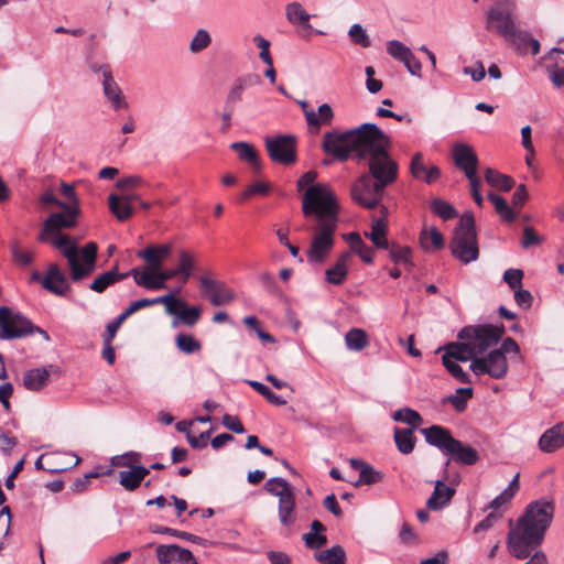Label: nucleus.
Returning a JSON list of instances; mask_svg holds the SVG:
<instances>
[{
	"label": "nucleus",
	"mask_w": 564,
	"mask_h": 564,
	"mask_svg": "<svg viewBox=\"0 0 564 564\" xmlns=\"http://www.w3.org/2000/svg\"><path fill=\"white\" fill-rule=\"evenodd\" d=\"M314 171L304 173L297 180V189H307L302 197L303 215L314 221V236L307 252L312 263H322L334 247V235L339 223L340 205L334 191L326 184L314 183Z\"/></svg>",
	"instance_id": "f257e3e1"
},
{
	"label": "nucleus",
	"mask_w": 564,
	"mask_h": 564,
	"mask_svg": "<svg viewBox=\"0 0 564 564\" xmlns=\"http://www.w3.org/2000/svg\"><path fill=\"white\" fill-rule=\"evenodd\" d=\"M390 147V138L377 126L358 152L357 161H365L368 165V172L361 174L350 188L351 198L359 206L367 209L378 207L386 188L397 181L399 165L389 153Z\"/></svg>",
	"instance_id": "f03ea898"
},
{
	"label": "nucleus",
	"mask_w": 564,
	"mask_h": 564,
	"mask_svg": "<svg viewBox=\"0 0 564 564\" xmlns=\"http://www.w3.org/2000/svg\"><path fill=\"white\" fill-rule=\"evenodd\" d=\"M555 512L552 500L539 499L530 502L507 535V549L518 558H529L524 564H549L546 554L540 549Z\"/></svg>",
	"instance_id": "7ed1b4c3"
},
{
	"label": "nucleus",
	"mask_w": 564,
	"mask_h": 564,
	"mask_svg": "<svg viewBox=\"0 0 564 564\" xmlns=\"http://www.w3.org/2000/svg\"><path fill=\"white\" fill-rule=\"evenodd\" d=\"M376 127L375 123L366 122L344 132L327 131L323 135L322 150L340 162L350 158L357 161L358 152L364 149Z\"/></svg>",
	"instance_id": "20e7f679"
},
{
	"label": "nucleus",
	"mask_w": 564,
	"mask_h": 564,
	"mask_svg": "<svg viewBox=\"0 0 564 564\" xmlns=\"http://www.w3.org/2000/svg\"><path fill=\"white\" fill-rule=\"evenodd\" d=\"M426 443L438 448L444 455L462 465H475L479 460L478 452L453 437L449 430L441 425H432L421 430Z\"/></svg>",
	"instance_id": "39448f33"
},
{
	"label": "nucleus",
	"mask_w": 564,
	"mask_h": 564,
	"mask_svg": "<svg viewBox=\"0 0 564 564\" xmlns=\"http://www.w3.org/2000/svg\"><path fill=\"white\" fill-rule=\"evenodd\" d=\"M449 248L453 257L462 263L468 264L479 258L477 231L473 213L466 212L462 215L454 230Z\"/></svg>",
	"instance_id": "423d86ee"
},
{
	"label": "nucleus",
	"mask_w": 564,
	"mask_h": 564,
	"mask_svg": "<svg viewBox=\"0 0 564 564\" xmlns=\"http://www.w3.org/2000/svg\"><path fill=\"white\" fill-rule=\"evenodd\" d=\"M33 333L40 334L45 341H50V335L46 330L33 325L32 322L21 313H15L8 306H0L1 339L22 338Z\"/></svg>",
	"instance_id": "0eeeda50"
},
{
	"label": "nucleus",
	"mask_w": 564,
	"mask_h": 564,
	"mask_svg": "<svg viewBox=\"0 0 564 564\" xmlns=\"http://www.w3.org/2000/svg\"><path fill=\"white\" fill-rule=\"evenodd\" d=\"M264 488L270 495L279 498L278 512L281 524L293 525L296 521L294 488L282 477L270 478Z\"/></svg>",
	"instance_id": "6e6552de"
},
{
	"label": "nucleus",
	"mask_w": 564,
	"mask_h": 564,
	"mask_svg": "<svg viewBox=\"0 0 564 564\" xmlns=\"http://www.w3.org/2000/svg\"><path fill=\"white\" fill-rule=\"evenodd\" d=\"M503 333L505 327L502 324L500 326L490 324L466 326L459 332L458 338L466 339L470 344L475 357H478V355H482L491 346L497 345Z\"/></svg>",
	"instance_id": "1a4fd4ad"
},
{
	"label": "nucleus",
	"mask_w": 564,
	"mask_h": 564,
	"mask_svg": "<svg viewBox=\"0 0 564 564\" xmlns=\"http://www.w3.org/2000/svg\"><path fill=\"white\" fill-rule=\"evenodd\" d=\"M517 3L514 0H499L486 13V29L505 39L512 34L516 24Z\"/></svg>",
	"instance_id": "9d476101"
},
{
	"label": "nucleus",
	"mask_w": 564,
	"mask_h": 564,
	"mask_svg": "<svg viewBox=\"0 0 564 564\" xmlns=\"http://www.w3.org/2000/svg\"><path fill=\"white\" fill-rule=\"evenodd\" d=\"M97 245L88 242L85 247H72L65 250L64 257L67 259L70 269V279L78 282L90 275L96 265Z\"/></svg>",
	"instance_id": "9b49d317"
},
{
	"label": "nucleus",
	"mask_w": 564,
	"mask_h": 564,
	"mask_svg": "<svg viewBox=\"0 0 564 564\" xmlns=\"http://www.w3.org/2000/svg\"><path fill=\"white\" fill-rule=\"evenodd\" d=\"M296 137L294 134H279L265 137L264 144L273 162L291 165L296 161Z\"/></svg>",
	"instance_id": "f8f14e48"
},
{
	"label": "nucleus",
	"mask_w": 564,
	"mask_h": 564,
	"mask_svg": "<svg viewBox=\"0 0 564 564\" xmlns=\"http://www.w3.org/2000/svg\"><path fill=\"white\" fill-rule=\"evenodd\" d=\"M476 376L488 375L494 379H502L508 373V360L501 350H491L484 357H476L469 366Z\"/></svg>",
	"instance_id": "ddd939ff"
},
{
	"label": "nucleus",
	"mask_w": 564,
	"mask_h": 564,
	"mask_svg": "<svg viewBox=\"0 0 564 564\" xmlns=\"http://www.w3.org/2000/svg\"><path fill=\"white\" fill-rule=\"evenodd\" d=\"M198 281L199 288L213 306L226 305L236 299L235 292L223 281L213 279L207 274L199 276Z\"/></svg>",
	"instance_id": "4468645a"
},
{
	"label": "nucleus",
	"mask_w": 564,
	"mask_h": 564,
	"mask_svg": "<svg viewBox=\"0 0 564 564\" xmlns=\"http://www.w3.org/2000/svg\"><path fill=\"white\" fill-rule=\"evenodd\" d=\"M61 208L63 212L51 214L44 221L43 229L39 236L41 241H46L47 235L55 234L63 228H72L76 225L80 209L67 208L66 205Z\"/></svg>",
	"instance_id": "2eb2a0df"
},
{
	"label": "nucleus",
	"mask_w": 564,
	"mask_h": 564,
	"mask_svg": "<svg viewBox=\"0 0 564 564\" xmlns=\"http://www.w3.org/2000/svg\"><path fill=\"white\" fill-rule=\"evenodd\" d=\"M453 160L455 166L462 170L466 177L478 169V156L473 147L467 143L457 142L453 147Z\"/></svg>",
	"instance_id": "dca6fc26"
},
{
	"label": "nucleus",
	"mask_w": 564,
	"mask_h": 564,
	"mask_svg": "<svg viewBox=\"0 0 564 564\" xmlns=\"http://www.w3.org/2000/svg\"><path fill=\"white\" fill-rule=\"evenodd\" d=\"M156 556L160 564H198L189 550L176 544L159 545Z\"/></svg>",
	"instance_id": "f3484780"
},
{
	"label": "nucleus",
	"mask_w": 564,
	"mask_h": 564,
	"mask_svg": "<svg viewBox=\"0 0 564 564\" xmlns=\"http://www.w3.org/2000/svg\"><path fill=\"white\" fill-rule=\"evenodd\" d=\"M102 90L107 100L110 102L115 110L124 109L128 102L122 94V90L113 79L111 72L107 65H102Z\"/></svg>",
	"instance_id": "a211bd4d"
},
{
	"label": "nucleus",
	"mask_w": 564,
	"mask_h": 564,
	"mask_svg": "<svg viewBox=\"0 0 564 564\" xmlns=\"http://www.w3.org/2000/svg\"><path fill=\"white\" fill-rule=\"evenodd\" d=\"M171 252L172 246L170 243L160 246L151 245L143 250H139L137 257L145 261L148 271L154 272L163 267L164 260Z\"/></svg>",
	"instance_id": "6ab92c4d"
},
{
	"label": "nucleus",
	"mask_w": 564,
	"mask_h": 564,
	"mask_svg": "<svg viewBox=\"0 0 564 564\" xmlns=\"http://www.w3.org/2000/svg\"><path fill=\"white\" fill-rule=\"evenodd\" d=\"M539 449L551 454L564 446V422H560L547 429L539 438Z\"/></svg>",
	"instance_id": "aec40b11"
},
{
	"label": "nucleus",
	"mask_w": 564,
	"mask_h": 564,
	"mask_svg": "<svg viewBox=\"0 0 564 564\" xmlns=\"http://www.w3.org/2000/svg\"><path fill=\"white\" fill-rule=\"evenodd\" d=\"M42 285L44 289L58 296L65 295L70 289L65 274L57 264H51L48 267L46 276L42 281Z\"/></svg>",
	"instance_id": "412c9836"
},
{
	"label": "nucleus",
	"mask_w": 564,
	"mask_h": 564,
	"mask_svg": "<svg viewBox=\"0 0 564 564\" xmlns=\"http://www.w3.org/2000/svg\"><path fill=\"white\" fill-rule=\"evenodd\" d=\"M410 173L416 180H422L426 184L436 182L441 176V170L436 165L426 166L423 161V154L416 152L410 163Z\"/></svg>",
	"instance_id": "4be33fe9"
},
{
	"label": "nucleus",
	"mask_w": 564,
	"mask_h": 564,
	"mask_svg": "<svg viewBox=\"0 0 564 564\" xmlns=\"http://www.w3.org/2000/svg\"><path fill=\"white\" fill-rule=\"evenodd\" d=\"M150 474V469L135 465L129 470H121L118 474L119 484L128 491H133L140 487L143 479Z\"/></svg>",
	"instance_id": "5701e85b"
},
{
	"label": "nucleus",
	"mask_w": 564,
	"mask_h": 564,
	"mask_svg": "<svg viewBox=\"0 0 564 564\" xmlns=\"http://www.w3.org/2000/svg\"><path fill=\"white\" fill-rule=\"evenodd\" d=\"M230 149L236 151L238 158L250 164L253 173L258 174L262 171V162L254 147L245 141H238L230 144Z\"/></svg>",
	"instance_id": "b1692460"
},
{
	"label": "nucleus",
	"mask_w": 564,
	"mask_h": 564,
	"mask_svg": "<svg viewBox=\"0 0 564 564\" xmlns=\"http://www.w3.org/2000/svg\"><path fill=\"white\" fill-rule=\"evenodd\" d=\"M349 465L352 469L359 471V478L352 485L359 487L361 485H372L381 479V473L376 470L371 465L359 458H350Z\"/></svg>",
	"instance_id": "393cba45"
},
{
	"label": "nucleus",
	"mask_w": 564,
	"mask_h": 564,
	"mask_svg": "<svg viewBox=\"0 0 564 564\" xmlns=\"http://www.w3.org/2000/svg\"><path fill=\"white\" fill-rule=\"evenodd\" d=\"M434 485V490L427 499L426 506L429 509L436 511L443 509L452 500L455 489L446 486L443 480H436Z\"/></svg>",
	"instance_id": "a878e982"
},
{
	"label": "nucleus",
	"mask_w": 564,
	"mask_h": 564,
	"mask_svg": "<svg viewBox=\"0 0 564 564\" xmlns=\"http://www.w3.org/2000/svg\"><path fill=\"white\" fill-rule=\"evenodd\" d=\"M350 258V252H344L340 254L336 263L325 271V280L334 285L343 284L348 274V263Z\"/></svg>",
	"instance_id": "bb28decb"
},
{
	"label": "nucleus",
	"mask_w": 564,
	"mask_h": 564,
	"mask_svg": "<svg viewBox=\"0 0 564 564\" xmlns=\"http://www.w3.org/2000/svg\"><path fill=\"white\" fill-rule=\"evenodd\" d=\"M460 341L449 343L445 346V354L442 358L454 361H468L474 360L475 355L470 348V344L466 339H459Z\"/></svg>",
	"instance_id": "cd10ccee"
},
{
	"label": "nucleus",
	"mask_w": 564,
	"mask_h": 564,
	"mask_svg": "<svg viewBox=\"0 0 564 564\" xmlns=\"http://www.w3.org/2000/svg\"><path fill=\"white\" fill-rule=\"evenodd\" d=\"M68 457L70 462L66 466L58 467L55 464V460L59 458V455L57 453H53L46 456L42 455L36 459L34 466L36 469H44L50 473L65 471L77 466L80 462V458L77 455H68Z\"/></svg>",
	"instance_id": "c85d7f7f"
},
{
	"label": "nucleus",
	"mask_w": 564,
	"mask_h": 564,
	"mask_svg": "<svg viewBox=\"0 0 564 564\" xmlns=\"http://www.w3.org/2000/svg\"><path fill=\"white\" fill-rule=\"evenodd\" d=\"M334 117L335 113L330 105L322 104L317 109V113L315 111L306 112V123L311 130L317 132L323 124H330L334 120Z\"/></svg>",
	"instance_id": "c756f323"
},
{
	"label": "nucleus",
	"mask_w": 564,
	"mask_h": 564,
	"mask_svg": "<svg viewBox=\"0 0 564 564\" xmlns=\"http://www.w3.org/2000/svg\"><path fill=\"white\" fill-rule=\"evenodd\" d=\"M388 227L383 218H373L370 231H365L364 236L371 240L378 249H389L390 243L387 239Z\"/></svg>",
	"instance_id": "7c9ffc66"
},
{
	"label": "nucleus",
	"mask_w": 564,
	"mask_h": 564,
	"mask_svg": "<svg viewBox=\"0 0 564 564\" xmlns=\"http://www.w3.org/2000/svg\"><path fill=\"white\" fill-rule=\"evenodd\" d=\"M50 382L47 368H35L26 371L23 377V386L30 391H39Z\"/></svg>",
	"instance_id": "2f4dec72"
},
{
	"label": "nucleus",
	"mask_w": 564,
	"mask_h": 564,
	"mask_svg": "<svg viewBox=\"0 0 564 564\" xmlns=\"http://www.w3.org/2000/svg\"><path fill=\"white\" fill-rule=\"evenodd\" d=\"M110 212L119 221H126L133 216L134 209L131 204L121 198V195L110 194L108 197Z\"/></svg>",
	"instance_id": "473e14b6"
},
{
	"label": "nucleus",
	"mask_w": 564,
	"mask_h": 564,
	"mask_svg": "<svg viewBox=\"0 0 564 564\" xmlns=\"http://www.w3.org/2000/svg\"><path fill=\"white\" fill-rule=\"evenodd\" d=\"M413 429H394V442L400 453L408 455L413 452L415 447V437Z\"/></svg>",
	"instance_id": "72a5a7b5"
},
{
	"label": "nucleus",
	"mask_w": 564,
	"mask_h": 564,
	"mask_svg": "<svg viewBox=\"0 0 564 564\" xmlns=\"http://www.w3.org/2000/svg\"><path fill=\"white\" fill-rule=\"evenodd\" d=\"M251 83H252L251 75H247V76L239 77L238 79H236L232 87L228 91V95H227V98L225 101V106H227V108L235 109L236 104L242 99V94H243L245 89L249 85H251Z\"/></svg>",
	"instance_id": "f704fd0d"
},
{
	"label": "nucleus",
	"mask_w": 564,
	"mask_h": 564,
	"mask_svg": "<svg viewBox=\"0 0 564 564\" xmlns=\"http://www.w3.org/2000/svg\"><path fill=\"white\" fill-rule=\"evenodd\" d=\"M485 180L490 186L503 192H509L514 185L511 176L501 174L491 167L485 170Z\"/></svg>",
	"instance_id": "c9c22d12"
},
{
	"label": "nucleus",
	"mask_w": 564,
	"mask_h": 564,
	"mask_svg": "<svg viewBox=\"0 0 564 564\" xmlns=\"http://www.w3.org/2000/svg\"><path fill=\"white\" fill-rule=\"evenodd\" d=\"M315 560L321 564H345L346 552L339 544L332 546L330 549L317 552L314 555Z\"/></svg>",
	"instance_id": "e433bc0d"
},
{
	"label": "nucleus",
	"mask_w": 564,
	"mask_h": 564,
	"mask_svg": "<svg viewBox=\"0 0 564 564\" xmlns=\"http://www.w3.org/2000/svg\"><path fill=\"white\" fill-rule=\"evenodd\" d=\"M286 19L292 24H299L306 29H311V15L303 9L299 2L289 3L285 8Z\"/></svg>",
	"instance_id": "4c0bfd02"
},
{
	"label": "nucleus",
	"mask_w": 564,
	"mask_h": 564,
	"mask_svg": "<svg viewBox=\"0 0 564 564\" xmlns=\"http://www.w3.org/2000/svg\"><path fill=\"white\" fill-rule=\"evenodd\" d=\"M196 270V258L187 250H181L178 254V267L176 271L183 282H187L193 271Z\"/></svg>",
	"instance_id": "58836bf2"
},
{
	"label": "nucleus",
	"mask_w": 564,
	"mask_h": 564,
	"mask_svg": "<svg viewBox=\"0 0 564 564\" xmlns=\"http://www.w3.org/2000/svg\"><path fill=\"white\" fill-rule=\"evenodd\" d=\"M122 280L117 267L98 275L89 285V289L97 293H102L107 288Z\"/></svg>",
	"instance_id": "ea45409f"
},
{
	"label": "nucleus",
	"mask_w": 564,
	"mask_h": 564,
	"mask_svg": "<svg viewBox=\"0 0 564 564\" xmlns=\"http://www.w3.org/2000/svg\"><path fill=\"white\" fill-rule=\"evenodd\" d=\"M345 343L349 350L360 351L369 344L368 336L364 329L351 328L345 335Z\"/></svg>",
	"instance_id": "a19ab883"
},
{
	"label": "nucleus",
	"mask_w": 564,
	"mask_h": 564,
	"mask_svg": "<svg viewBox=\"0 0 564 564\" xmlns=\"http://www.w3.org/2000/svg\"><path fill=\"white\" fill-rule=\"evenodd\" d=\"M388 250L389 257L394 263H402L408 270L414 267L411 260L412 250L410 247L391 243Z\"/></svg>",
	"instance_id": "79ce46f5"
},
{
	"label": "nucleus",
	"mask_w": 564,
	"mask_h": 564,
	"mask_svg": "<svg viewBox=\"0 0 564 564\" xmlns=\"http://www.w3.org/2000/svg\"><path fill=\"white\" fill-rule=\"evenodd\" d=\"M488 199L494 204L496 212L502 220L512 221L516 219L517 213L508 205L503 197L490 192L488 194Z\"/></svg>",
	"instance_id": "37998d69"
},
{
	"label": "nucleus",
	"mask_w": 564,
	"mask_h": 564,
	"mask_svg": "<svg viewBox=\"0 0 564 564\" xmlns=\"http://www.w3.org/2000/svg\"><path fill=\"white\" fill-rule=\"evenodd\" d=\"M392 419L397 422H402L411 425L410 429L416 430L422 424L423 419L419 412L410 408H403L395 411Z\"/></svg>",
	"instance_id": "c03bdc74"
},
{
	"label": "nucleus",
	"mask_w": 564,
	"mask_h": 564,
	"mask_svg": "<svg viewBox=\"0 0 564 564\" xmlns=\"http://www.w3.org/2000/svg\"><path fill=\"white\" fill-rule=\"evenodd\" d=\"M176 276H180L176 268L175 269H166L163 267L158 271L151 272V290H162L166 288V281L172 280Z\"/></svg>",
	"instance_id": "a18cd8bd"
},
{
	"label": "nucleus",
	"mask_w": 564,
	"mask_h": 564,
	"mask_svg": "<svg viewBox=\"0 0 564 564\" xmlns=\"http://www.w3.org/2000/svg\"><path fill=\"white\" fill-rule=\"evenodd\" d=\"M200 308L198 306H191L188 307L186 304L182 307V310L178 312L176 318L173 322V325L175 326L177 322L186 325V326H194L200 318Z\"/></svg>",
	"instance_id": "49530a36"
},
{
	"label": "nucleus",
	"mask_w": 564,
	"mask_h": 564,
	"mask_svg": "<svg viewBox=\"0 0 564 564\" xmlns=\"http://www.w3.org/2000/svg\"><path fill=\"white\" fill-rule=\"evenodd\" d=\"M156 304H163L169 315L177 316L178 312L185 306V301L177 299L172 293H167L156 297Z\"/></svg>",
	"instance_id": "de8ad7c7"
},
{
	"label": "nucleus",
	"mask_w": 564,
	"mask_h": 564,
	"mask_svg": "<svg viewBox=\"0 0 564 564\" xmlns=\"http://www.w3.org/2000/svg\"><path fill=\"white\" fill-rule=\"evenodd\" d=\"M431 209L444 220H449L457 216V210L454 206L441 198H435L431 202Z\"/></svg>",
	"instance_id": "09e8293b"
},
{
	"label": "nucleus",
	"mask_w": 564,
	"mask_h": 564,
	"mask_svg": "<svg viewBox=\"0 0 564 564\" xmlns=\"http://www.w3.org/2000/svg\"><path fill=\"white\" fill-rule=\"evenodd\" d=\"M473 397L471 388H458L456 394L446 398L457 412H463L466 409L467 400Z\"/></svg>",
	"instance_id": "8fccbe9b"
},
{
	"label": "nucleus",
	"mask_w": 564,
	"mask_h": 564,
	"mask_svg": "<svg viewBox=\"0 0 564 564\" xmlns=\"http://www.w3.org/2000/svg\"><path fill=\"white\" fill-rule=\"evenodd\" d=\"M175 345L185 354H193L202 348L200 343L194 336L187 334H178L175 338Z\"/></svg>",
	"instance_id": "3c124183"
},
{
	"label": "nucleus",
	"mask_w": 564,
	"mask_h": 564,
	"mask_svg": "<svg viewBox=\"0 0 564 564\" xmlns=\"http://www.w3.org/2000/svg\"><path fill=\"white\" fill-rule=\"evenodd\" d=\"M119 275H122V280L132 276L137 285L151 290V272L147 268L143 271L139 268H133L129 272L119 273Z\"/></svg>",
	"instance_id": "603ef678"
},
{
	"label": "nucleus",
	"mask_w": 564,
	"mask_h": 564,
	"mask_svg": "<svg viewBox=\"0 0 564 564\" xmlns=\"http://www.w3.org/2000/svg\"><path fill=\"white\" fill-rule=\"evenodd\" d=\"M212 42V37L209 33L204 30L199 29L195 35L193 36L191 43H189V51L192 53H199L207 48Z\"/></svg>",
	"instance_id": "864d4df0"
},
{
	"label": "nucleus",
	"mask_w": 564,
	"mask_h": 564,
	"mask_svg": "<svg viewBox=\"0 0 564 564\" xmlns=\"http://www.w3.org/2000/svg\"><path fill=\"white\" fill-rule=\"evenodd\" d=\"M387 52L394 59L402 62L412 51L402 42L398 40H392L387 43Z\"/></svg>",
	"instance_id": "5fc2aeb1"
},
{
	"label": "nucleus",
	"mask_w": 564,
	"mask_h": 564,
	"mask_svg": "<svg viewBox=\"0 0 564 564\" xmlns=\"http://www.w3.org/2000/svg\"><path fill=\"white\" fill-rule=\"evenodd\" d=\"M529 32L520 30L518 26L513 29L512 34H509L506 40L517 46L518 50H525L531 40Z\"/></svg>",
	"instance_id": "6e6d98bb"
},
{
	"label": "nucleus",
	"mask_w": 564,
	"mask_h": 564,
	"mask_svg": "<svg viewBox=\"0 0 564 564\" xmlns=\"http://www.w3.org/2000/svg\"><path fill=\"white\" fill-rule=\"evenodd\" d=\"M444 367L447 371L456 378L462 383H469L470 377L467 372H465L462 367L456 364L454 360H447V358H442Z\"/></svg>",
	"instance_id": "4d7b16f0"
},
{
	"label": "nucleus",
	"mask_w": 564,
	"mask_h": 564,
	"mask_svg": "<svg viewBox=\"0 0 564 564\" xmlns=\"http://www.w3.org/2000/svg\"><path fill=\"white\" fill-rule=\"evenodd\" d=\"M348 34L356 44H359L362 47H369L371 45L368 34L366 33L365 29L358 23H355L350 26Z\"/></svg>",
	"instance_id": "13d9d810"
},
{
	"label": "nucleus",
	"mask_w": 564,
	"mask_h": 564,
	"mask_svg": "<svg viewBox=\"0 0 564 564\" xmlns=\"http://www.w3.org/2000/svg\"><path fill=\"white\" fill-rule=\"evenodd\" d=\"M141 459V454L138 452H128L120 456H115L111 458V464L113 466H122V467H133Z\"/></svg>",
	"instance_id": "bf43d9fd"
},
{
	"label": "nucleus",
	"mask_w": 564,
	"mask_h": 564,
	"mask_svg": "<svg viewBox=\"0 0 564 564\" xmlns=\"http://www.w3.org/2000/svg\"><path fill=\"white\" fill-rule=\"evenodd\" d=\"M427 237L431 238V242L436 249H440L444 246L443 235L440 232V230L437 228L432 227L430 229V231L423 230L421 232L420 240H421V245L423 248H427V243H426Z\"/></svg>",
	"instance_id": "052dcab7"
},
{
	"label": "nucleus",
	"mask_w": 564,
	"mask_h": 564,
	"mask_svg": "<svg viewBox=\"0 0 564 564\" xmlns=\"http://www.w3.org/2000/svg\"><path fill=\"white\" fill-rule=\"evenodd\" d=\"M61 193L66 198V207L79 209V198L75 193L74 185L62 182L61 184Z\"/></svg>",
	"instance_id": "680f3d73"
},
{
	"label": "nucleus",
	"mask_w": 564,
	"mask_h": 564,
	"mask_svg": "<svg viewBox=\"0 0 564 564\" xmlns=\"http://www.w3.org/2000/svg\"><path fill=\"white\" fill-rule=\"evenodd\" d=\"M152 531L155 532V533H169L171 535H174V536H177V538H181V539L189 540V541H192L194 543H199V544H205L206 543V540H204V539H202V538H199L197 535H194L192 533L185 532V531H177V530L165 528V527H156Z\"/></svg>",
	"instance_id": "e2e57ef3"
},
{
	"label": "nucleus",
	"mask_w": 564,
	"mask_h": 564,
	"mask_svg": "<svg viewBox=\"0 0 564 564\" xmlns=\"http://www.w3.org/2000/svg\"><path fill=\"white\" fill-rule=\"evenodd\" d=\"M253 42L260 48L259 58L268 66H271L273 59L269 50L270 42L259 34L253 37Z\"/></svg>",
	"instance_id": "0e129e2a"
},
{
	"label": "nucleus",
	"mask_w": 564,
	"mask_h": 564,
	"mask_svg": "<svg viewBox=\"0 0 564 564\" xmlns=\"http://www.w3.org/2000/svg\"><path fill=\"white\" fill-rule=\"evenodd\" d=\"M305 545L312 550H318L327 543V536L324 533L307 532L303 534Z\"/></svg>",
	"instance_id": "69168bd1"
},
{
	"label": "nucleus",
	"mask_w": 564,
	"mask_h": 564,
	"mask_svg": "<svg viewBox=\"0 0 564 564\" xmlns=\"http://www.w3.org/2000/svg\"><path fill=\"white\" fill-rule=\"evenodd\" d=\"M523 272L520 269H508L503 273L505 282L513 290L521 286Z\"/></svg>",
	"instance_id": "338daca9"
},
{
	"label": "nucleus",
	"mask_w": 564,
	"mask_h": 564,
	"mask_svg": "<svg viewBox=\"0 0 564 564\" xmlns=\"http://www.w3.org/2000/svg\"><path fill=\"white\" fill-rule=\"evenodd\" d=\"M404 66L406 67L408 72L415 77L421 78L422 74V64L421 62L415 57L413 52L408 54L406 58L402 61Z\"/></svg>",
	"instance_id": "774afa93"
}]
</instances>
